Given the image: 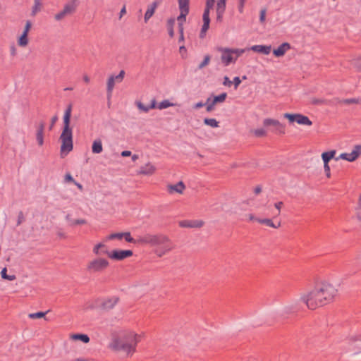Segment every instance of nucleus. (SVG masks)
I'll return each mask as SVG.
<instances>
[{"label":"nucleus","instance_id":"35","mask_svg":"<svg viewBox=\"0 0 361 361\" xmlns=\"http://www.w3.org/2000/svg\"><path fill=\"white\" fill-rule=\"evenodd\" d=\"M227 97V93L223 92L219 95L214 96L213 99V102L216 104L217 103L224 102Z\"/></svg>","mask_w":361,"mask_h":361},{"label":"nucleus","instance_id":"59","mask_svg":"<svg viewBox=\"0 0 361 361\" xmlns=\"http://www.w3.org/2000/svg\"><path fill=\"white\" fill-rule=\"evenodd\" d=\"M179 52L181 54L182 57L184 58L185 57L184 55L187 52V49L184 45H182L179 47Z\"/></svg>","mask_w":361,"mask_h":361},{"label":"nucleus","instance_id":"49","mask_svg":"<svg viewBox=\"0 0 361 361\" xmlns=\"http://www.w3.org/2000/svg\"><path fill=\"white\" fill-rule=\"evenodd\" d=\"M266 12H267V9L266 8H262L261 11H260V14H259V21L260 23H264L265 21V18H266Z\"/></svg>","mask_w":361,"mask_h":361},{"label":"nucleus","instance_id":"14","mask_svg":"<svg viewBox=\"0 0 361 361\" xmlns=\"http://www.w3.org/2000/svg\"><path fill=\"white\" fill-rule=\"evenodd\" d=\"M119 298L118 296H112L104 299L100 303V307L106 311L110 310L118 302Z\"/></svg>","mask_w":361,"mask_h":361},{"label":"nucleus","instance_id":"43","mask_svg":"<svg viewBox=\"0 0 361 361\" xmlns=\"http://www.w3.org/2000/svg\"><path fill=\"white\" fill-rule=\"evenodd\" d=\"M136 105L140 110H141L145 113H147L149 111V106L144 105L141 102H137Z\"/></svg>","mask_w":361,"mask_h":361},{"label":"nucleus","instance_id":"52","mask_svg":"<svg viewBox=\"0 0 361 361\" xmlns=\"http://www.w3.org/2000/svg\"><path fill=\"white\" fill-rule=\"evenodd\" d=\"M324 169L326 176L327 178H330L331 177V171H330V166H329V164H324Z\"/></svg>","mask_w":361,"mask_h":361},{"label":"nucleus","instance_id":"56","mask_svg":"<svg viewBox=\"0 0 361 361\" xmlns=\"http://www.w3.org/2000/svg\"><path fill=\"white\" fill-rule=\"evenodd\" d=\"M245 4V1H238V11L242 13L243 12L244 6Z\"/></svg>","mask_w":361,"mask_h":361},{"label":"nucleus","instance_id":"37","mask_svg":"<svg viewBox=\"0 0 361 361\" xmlns=\"http://www.w3.org/2000/svg\"><path fill=\"white\" fill-rule=\"evenodd\" d=\"M226 9V0H219L216 4V12L224 13Z\"/></svg>","mask_w":361,"mask_h":361},{"label":"nucleus","instance_id":"47","mask_svg":"<svg viewBox=\"0 0 361 361\" xmlns=\"http://www.w3.org/2000/svg\"><path fill=\"white\" fill-rule=\"evenodd\" d=\"M267 133L265 131V130H264L263 128H259V129H256L255 130V135L257 136V137H263L264 135H266Z\"/></svg>","mask_w":361,"mask_h":361},{"label":"nucleus","instance_id":"6","mask_svg":"<svg viewBox=\"0 0 361 361\" xmlns=\"http://www.w3.org/2000/svg\"><path fill=\"white\" fill-rule=\"evenodd\" d=\"M284 117L287 118L290 123H297L299 125H304L310 126L312 125V122L310 118L300 114H288L286 113Z\"/></svg>","mask_w":361,"mask_h":361},{"label":"nucleus","instance_id":"11","mask_svg":"<svg viewBox=\"0 0 361 361\" xmlns=\"http://www.w3.org/2000/svg\"><path fill=\"white\" fill-rule=\"evenodd\" d=\"M218 51L222 53L221 59L224 66H227L235 61L233 56L232 49L219 47Z\"/></svg>","mask_w":361,"mask_h":361},{"label":"nucleus","instance_id":"19","mask_svg":"<svg viewBox=\"0 0 361 361\" xmlns=\"http://www.w3.org/2000/svg\"><path fill=\"white\" fill-rule=\"evenodd\" d=\"M71 113H72V104H70L66 107V109L65 110L64 115L63 117V127H71L70 124H71Z\"/></svg>","mask_w":361,"mask_h":361},{"label":"nucleus","instance_id":"15","mask_svg":"<svg viewBox=\"0 0 361 361\" xmlns=\"http://www.w3.org/2000/svg\"><path fill=\"white\" fill-rule=\"evenodd\" d=\"M204 225L202 220H183L179 222V226L182 228H201Z\"/></svg>","mask_w":361,"mask_h":361},{"label":"nucleus","instance_id":"53","mask_svg":"<svg viewBox=\"0 0 361 361\" xmlns=\"http://www.w3.org/2000/svg\"><path fill=\"white\" fill-rule=\"evenodd\" d=\"M125 75V71L123 70H121L118 75H117L116 77H114L115 80H117L118 81L121 82L123 80Z\"/></svg>","mask_w":361,"mask_h":361},{"label":"nucleus","instance_id":"2","mask_svg":"<svg viewBox=\"0 0 361 361\" xmlns=\"http://www.w3.org/2000/svg\"><path fill=\"white\" fill-rule=\"evenodd\" d=\"M140 338V336L133 332L126 333L123 336L115 338L111 343V348L115 350H123L128 354H133Z\"/></svg>","mask_w":361,"mask_h":361},{"label":"nucleus","instance_id":"42","mask_svg":"<svg viewBox=\"0 0 361 361\" xmlns=\"http://www.w3.org/2000/svg\"><path fill=\"white\" fill-rule=\"evenodd\" d=\"M123 238V233H115L110 234L108 237V240H114V239H122Z\"/></svg>","mask_w":361,"mask_h":361},{"label":"nucleus","instance_id":"27","mask_svg":"<svg viewBox=\"0 0 361 361\" xmlns=\"http://www.w3.org/2000/svg\"><path fill=\"white\" fill-rule=\"evenodd\" d=\"M256 221L259 224L267 225L272 228H279L281 226V222H279L277 225L274 224L270 219H256Z\"/></svg>","mask_w":361,"mask_h":361},{"label":"nucleus","instance_id":"7","mask_svg":"<svg viewBox=\"0 0 361 361\" xmlns=\"http://www.w3.org/2000/svg\"><path fill=\"white\" fill-rule=\"evenodd\" d=\"M109 266V262L103 258L92 260L87 265V271L90 272H99L105 269Z\"/></svg>","mask_w":361,"mask_h":361},{"label":"nucleus","instance_id":"28","mask_svg":"<svg viewBox=\"0 0 361 361\" xmlns=\"http://www.w3.org/2000/svg\"><path fill=\"white\" fill-rule=\"evenodd\" d=\"M214 0H207L206 6L203 13V16L209 17V11L214 6Z\"/></svg>","mask_w":361,"mask_h":361},{"label":"nucleus","instance_id":"51","mask_svg":"<svg viewBox=\"0 0 361 361\" xmlns=\"http://www.w3.org/2000/svg\"><path fill=\"white\" fill-rule=\"evenodd\" d=\"M32 27V23L30 20H27L24 30L23 32H25L27 35H28V32Z\"/></svg>","mask_w":361,"mask_h":361},{"label":"nucleus","instance_id":"29","mask_svg":"<svg viewBox=\"0 0 361 361\" xmlns=\"http://www.w3.org/2000/svg\"><path fill=\"white\" fill-rule=\"evenodd\" d=\"M204 123L212 128H218L219 126V122L215 118H205L204 119Z\"/></svg>","mask_w":361,"mask_h":361},{"label":"nucleus","instance_id":"8","mask_svg":"<svg viewBox=\"0 0 361 361\" xmlns=\"http://www.w3.org/2000/svg\"><path fill=\"white\" fill-rule=\"evenodd\" d=\"M106 255L111 259L121 261L126 258L130 257L133 255L132 250H114L111 252L104 251Z\"/></svg>","mask_w":361,"mask_h":361},{"label":"nucleus","instance_id":"39","mask_svg":"<svg viewBox=\"0 0 361 361\" xmlns=\"http://www.w3.org/2000/svg\"><path fill=\"white\" fill-rule=\"evenodd\" d=\"M123 238H125L126 241L130 243H137V240H135L130 235V232H124L123 233Z\"/></svg>","mask_w":361,"mask_h":361},{"label":"nucleus","instance_id":"3","mask_svg":"<svg viewBox=\"0 0 361 361\" xmlns=\"http://www.w3.org/2000/svg\"><path fill=\"white\" fill-rule=\"evenodd\" d=\"M61 141V156L63 157L68 152L73 150V131L71 127H63L60 135Z\"/></svg>","mask_w":361,"mask_h":361},{"label":"nucleus","instance_id":"60","mask_svg":"<svg viewBox=\"0 0 361 361\" xmlns=\"http://www.w3.org/2000/svg\"><path fill=\"white\" fill-rule=\"evenodd\" d=\"M232 83H233V82L229 80L228 77H227V76L224 77V82H223V84L224 85H227V86L230 87Z\"/></svg>","mask_w":361,"mask_h":361},{"label":"nucleus","instance_id":"1","mask_svg":"<svg viewBox=\"0 0 361 361\" xmlns=\"http://www.w3.org/2000/svg\"><path fill=\"white\" fill-rule=\"evenodd\" d=\"M338 290L329 283H322L317 285L307 294H303L300 297L307 308L315 310L333 301L337 295Z\"/></svg>","mask_w":361,"mask_h":361},{"label":"nucleus","instance_id":"63","mask_svg":"<svg viewBox=\"0 0 361 361\" xmlns=\"http://www.w3.org/2000/svg\"><path fill=\"white\" fill-rule=\"evenodd\" d=\"M130 155H131V152L130 151L125 150V151H123L121 152V156L123 157H129Z\"/></svg>","mask_w":361,"mask_h":361},{"label":"nucleus","instance_id":"57","mask_svg":"<svg viewBox=\"0 0 361 361\" xmlns=\"http://www.w3.org/2000/svg\"><path fill=\"white\" fill-rule=\"evenodd\" d=\"M240 83H241V80L240 79L239 77L236 76L233 78V84H234L235 89H237Z\"/></svg>","mask_w":361,"mask_h":361},{"label":"nucleus","instance_id":"50","mask_svg":"<svg viewBox=\"0 0 361 361\" xmlns=\"http://www.w3.org/2000/svg\"><path fill=\"white\" fill-rule=\"evenodd\" d=\"M283 205V202H278L274 204V207L278 210L277 213L276 214V216H279L280 214L281 209Z\"/></svg>","mask_w":361,"mask_h":361},{"label":"nucleus","instance_id":"16","mask_svg":"<svg viewBox=\"0 0 361 361\" xmlns=\"http://www.w3.org/2000/svg\"><path fill=\"white\" fill-rule=\"evenodd\" d=\"M185 188V185L183 181H179L177 184L169 185L167 186V190L170 194H172L175 192L179 194H182Z\"/></svg>","mask_w":361,"mask_h":361},{"label":"nucleus","instance_id":"10","mask_svg":"<svg viewBox=\"0 0 361 361\" xmlns=\"http://www.w3.org/2000/svg\"><path fill=\"white\" fill-rule=\"evenodd\" d=\"M360 154L361 145H357L354 147L353 151L350 153H342L338 157L335 158V159L337 161L339 159H342L343 160L352 162L355 161Z\"/></svg>","mask_w":361,"mask_h":361},{"label":"nucleus","instance_id":"12","mask_svg":"<svg viewBox=\"0 0 361 361\" xmlns=\"http://www.w3.org/2000/svg\"><path fill=\"white\" fill-rule=\"evenodd\" d=\"M178 1L180 13L177 20L178 23H182L183 24L186 20V16L189 13V0H178Z\"/></svg>","mask_w":361,"mask_h":361},{"label":"nucleus","instance_id":"30","mask_svg":"<svg viewBox=\"0 0 361 361\" xmlns=\"http://www.w3.org/2000/svg\"><path fill=\"white\" fill-rule=\"evenodd\" d=\"M18 44L20 47H26L28 44L27 35L25 32H23L18 40Z\"/></svg>","mask_w":361,"mask_h":361},{"label":"nucleus","instance_id":"13","mask_svg":"<svg viewBox=\"0 0 361 361\" xmlns=\"http://www.w3.org/2000/svg\"><path fill=\"white\" fill-rule=\"evenodd\" d=\"M263 124L266 127L273 126L274 128V131L276 133H285V126L281 123L278 120L272 118H265L263 121Z\"/></svg>","mask_w":361,"mask_h":361},{"label":"nucleus","instance_id":"54","mask_svg":"<svg viewBox=\"0 0 361 361\" xmlns=\"http://www.w3.org/2000/svg\"><path fill=\"white\" fill-rule=\"evenodd\" d=\"M58 120V116H54L51 118V123H50V126L49 127V130H51L53 129V127L54 126L56 122Z\"/></svg>","mask_w":361,"mask_h":361},{"label":"nucleus","instance_id":"55","mask_svg":"<svg viewBox=\"0 0 361 361\" xmlns=\"http://www.w3.org/2000/svg\"><path fill=\"white\" fill-rule=\"evenodd\" d=\"M215 103L212 101L210 104H208L206 106V109L207 112H211L214 109Z\"/></svg>","mask_w":361,"mask_h":361},{"label":"nucleus","instance_id":"48","mask_svg":"<svg viewBox=\"0 0 361 361\" xmlns=\"http://www.w3.org/2000/svg\"><path fill=\"white\" fill-rule=\"evenodd\" d=\"M232 50H233V51H232L233 54H236V56L235 57V60H236L238 57L241 56L245 51V49H232Z\"/></svg>","mask_w":361,"mask_h":361},{"label":"nucleus","instance_id":"44","mask_svg":"<svg viewBox=\"0 0 361 361\" xmlns=\"http://www.w3.org/2000/svg\"><path fill=\"white\" fill-rule=\"evenodd\" d=\"M341 103L345 104H357L358 103V99L352 98V99H345L342 101H341Z\"/></svg>","mask_w":361,"mask_h":361},{"label":"nucleus","instance_id":"64","mask_svg":"<svg viewBox=\"0 0 361 361\" xmlns=\"http://www.w3.org/2000/svg\"><path fill=\"white\" fill-rule=\"evenodd\" d=\"M204 106V104L203 102H197V104H195L194 108L195 109H200V108H201V107H202Z\"/></svg>","mask_w":361,"mask_h":361},{"label":"nucleus","instance_id":"20","mask_svg":"<svg viewBox=\"0 0 361 361\" xmlns=\"http://www.w3.org/2000/svg\"><path fill=\"white\" fill-rule=\"evenodd\" d=\"M161 245L162 247L156 251V254L159 257H162L164 255L171 251L173 248L172 243L170 241V240H169V242Z\"/></svg>","mask_w":361,"mask_h":361},{"label":"nucleus","instance_id":"4","mask_svg":"<svg viewBox=\"0 0 361 361\" xmlns=\"http://www.w3.org/2000/svg\"><path fill=\"white\" fill-rule=\"evenodd\" d=\"M169 238L162 234H146L137 239V243L149 244L152 246L164 245L169 242Z\"/></svg>","mask_w":361,"mask_h":361},{"label":"nucleus","instance_id":"61","mask_svg":"<svg viewBox=\"0 0 361 361\" xmlns=\"http://www.w3.org/2000/svg\"><path fill=\"white\" fill-rule=\"evenodd\" d=\"M10 51H11V56H15L16 55L17 51H16V48L15 45L11 46Z\"/></svg>","mask_w":361,"mask_h":361},{"label":"nucleus","instance_id":"32","mask_svg":"<svg viewBox=\"0 0 361 361\" xmlns=\"http://www.w3.org/2000/svg\"><path fill=\"white\" fill-rule=\"evenodd\" d=\"M73 338L75 340H80L84 343H87L90 341V338L87 334H74Z\"/></svg>","mask_w":361,"mask_h":361},{"label":"nucleus","instance_id":"31","mask_svg":"<svg viewBox=\"0 0 361 361\" xmlns=\"http://www.w3.org/2000/svg\"><path fill=\"white\" fill-rule=\"evenodd\" d=\"M42 8V3L40 0H35L34 6L32 8L31 15L35 16L37 12L40 11Z\"/></svg>","mask_w":361,"mask_h":361},{"label":"nucleus","instance_id":"33","mask_svg":"<svg viewBox=\"0 0 361 361\" xmlns=\"http://www.w3.org/2000/svg\"><path fill=\"white\" fill-rule=\"evenodd\" d=\"M174 23H175L174 18H170L167 21V27H168L169 35L171 37H173L174 36V31H173Z\"/></svg>","mask_w":361,"mask_h":361},{"label":"nucleus","instance_id":"25","mask_svg":"<svg viewBox=\"0 0 361 361\" xmlns=\"http://www.w3.org/2000/svg\"><path fill=\"white\" fill-rule=\"evenodd\" d=\"M336 150L325 152L322 154V158L324 164H329L331 159L334 158Z\"/></svg>","mask_w":361,"mask_h":361},{"label":"nucleus","instance_id":"17","mask_svg":"<svg viewBox=\"0 0 361 361\" xmlns=\"http://www.w3.org/2000/svg\"><path fill=\"white\" fill-rule=\"evenodd\" d=\"M290 49V44L288 42L282 43L278 48L273 50V54L276 57L284 56L286 51Z\"/></svg>","mask_w":361,"mask_h":361},{"label":"nucleus","instance_id":"24","mask_svg":"<svg viewBox=\"0 0 361 361\" xmlns=\"http://www.w3.org/2000/svg\"><path fill=\"white\" fill-rule=\"evenodd\" d=\"M103 147L102 140L100 139H96L94 140L92 145V152L94 154H99L102 152Z\"/></svg>","mask_w":361,"mask_h":361},{"label":"nucleus","instance_id":"45","mask_svg":"<svg viewBox=\"0 0 361 361\" xmlns=\"http://www.w3.org/2000/svg\"><path fill=\"white\" fill-rule=\"evenodd\" d=\"M87 223L85 219H75L71 221V226H75V225H82L85 224Z\"/></svg>","mask_w":361,"mask_h":361},{"label":"nucleus","instance_id":"26","mask_svg":"<svg viewBox=\"0 0 361 361\" xmlns=\"http://www.w3.org/2000/svg\"><path fill=\"white\" fill-rule=\"evenodd\" d=\"M115 85V78L114 76L111 75L109 77L107 81V87H106V91H107V97L109 99L111 96L113 89Z\"/></svg>","mask_w":361,"mask_h":361},{"label":"nucleus","instance_id":"5","mask_svg":"<svg viewBox=\"0 0 361 361\" xmlns=\"http://www.w3.org/2000/svg\"><path fill=\"white\" fill-rule=\"evenodd\" d=\"M78 0H71L66 4L63 9L55 15V20L59 21L64 18L66 16L74 13L78 7Z\"/></svg>","mask_w":361,"mask_h":361},{"label":"nucleus","instance_id":"41","mask_svg":"<svg viewBox=\"0 0 361 361\" xmlns=\"http://www.w3.org/2000/svg\"><path fill=\"white\" fill-rule=\"evenodd\" d=\"M210 56L209 55H206L204 58V60L202 61V63L198 66V68L199 69H202L203 68H204L205 66H207L209 61H210Z\"/></svg>","mask_w":361,"mask_h":361},{"label":"nucleus","instance_id":"21","mask_svg":"<svg viewBox=\"0 0 361 361\" xmlns=\"http://www.w3.org/2000/svg\"><path fill=\"white\" fill-rule=\"evenodd\" d=\"M158 5H159V1H155L148 7L147 11L145 12V17H144L145 23H147L149 20V19L154 15V11H155L157 7L158 6Z\"/></svg>","mask_w":361,"mask_h":361},{"label":"nucleus","instance_id":"46","mask_svg":"<svg viewBox=\"0 0 361 361\" xmlns=\"http://www.w3.org/2000/svg\"><path fill=\"white\" fill-rule=\"evenodd\" d=\"M25 220L24 214L22 211L18 212V220H17V226H20L23 222Z\"/></svg>","mask_w":361,"mask_h":361},{"label":"nucleus","instance_id":"36","mask_svg":"<svg viewBox=\"0 0 361 361\" xmlns=\"http://www.w3.org/2000/svg\"><path fill=\"white\" fill-rule=\"evenodd\" d=\"M1 275L2 279H6L8 281H13L16 278L15 275H8L7 274V269L6 267H4L1 270Z\"/></svg>","mask_w":361,"mask_h":361},{"label":"nucleus","instance_id":"23","mask_svg":"<svg viewBox=\"0 0 361 361\" xmlns=\"http://www.w3.org/2000/svg\"><path fill=\"white\" fill-rule=\"evenodd\" d=\"M154 171L155 167L150 163H148L145 166L140 167V173L144 175H151L154 172Z\"/></svg>","mask_w":361,"mask_h":361},{"label":"nucleus","instance_id":"34","mask_svg":"<svg viewBox=\"0 0 361 361\" xmlns=\"http://www.w3.org/2000/svg\"><path fill=\"white\" fill-rule=\"evenodd\" d=\"M202 19H203V25H202L201 30H202V32H206L207 31V30L209 28L210 18H209V17L202 16Z\"/></svg>","mask_w":361,"mask_h":361},{"label":"nucleus","instance_id":"40","mask_svg":"<svg viewBox=\"0 0 361 361\" xmlns=\"http://www.w3.org/2000/svg\"><path fill=\"white\" fill-rule=\"evenodd\" d=\"M173 105V104L172 103H171L169 100H164L159 104L158 108L159 109H166L169 106H171Z\"/></svg>","mask_w":361,"mask_h":361},{"label":"nucleus","instance_id":"58","mask_svg":"<svg viewBox=\"0 0 361 361\" xmlns=\"http://www.w3.org/2000/svg\"><path fill=\"white\" fill-rule=\"evenodd\" d=\"M64 180L66 182H71V183L75 182V180L73 179L72 176L68 173L65 175Z\"/></svg>","mask_w":361,"mask_h":361},{"label":"nucleus","instance_id":"9","mask_svg":"<svg viewBox=\"0 0 361 361\" xmlns=\"http://www.w3.org/2000/svg\"><path fill=\"white\" fill-rule=\"evenodd\" d=\"M348 348L354 353H361V334L351 335L348 339Z\"/></svg>","mask_w":361,"mask_h":361},{"label":"nucleus","instance_id":"62","mask_svg":"<svg viewBox=\"0 0 361 361\" xmlns=\"http://www.w3.org/2000/svg\"><path fill=\"white\" fill-rule=\"evenodd\" d=\"M224 13L216 12V21L221 22Z\"/></svg>","mask_w":361,"mask_h":361},{"label":"nucleus","instance_id":"22","mask_svg":"<svg viewBox=\"0 0 361 361\" xmlns=\"http://www.w3.org/2000/svg\"><path fill=\"white\" fill-rule=\"evenodd\" d=\"M251 50L255 52L262 53L264 54H269L271 52V46L267 45H254L250 48Z\"/></svg>","mask_w":361,"mask_h":361},{"label":"nucleus","instance_id":"38","mask_svg":"<svg viewBox=\"0 0 361 361\" xmlns=\"http://www.w3.org/2000/svg\"><path fill=\"white\" fill-rule=\"evenodd\" d=\"M47 312H38L36 313H30V314H29L28 317H29V318L32 319H39V318L44 317Z\"/></svg>","mask_w":361,"mask_h":361},{"label":"nucleus","instance_id":"18","mask_svg":"<svg viewBox=\"0 0 361 361\" xmlns=\"http://www.w3.org/2000/svg\"><path fill=\"white\" fill-rule=\"evenodd\" d=\"M45 127L44 122L42 121L39 123L36 133V139L39 146L44 144V130Z\"/></svg>","mask_w":361,"mask_h":361}]
</instances>
